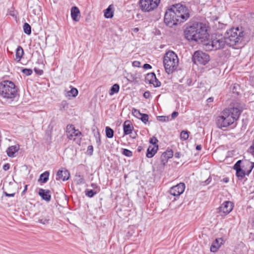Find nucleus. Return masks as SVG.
Instances as JSON below:
<instances>
[{
  "mask_svg": "<svg viewBox=\"0 0 254 254\" xmlns=\"http://www.w3.org/2000/svg\"><path fill=\"white\" fill-rule=\"evenodd\" d=\"M246 33L242 27L233 28L227 31L224 36L216 35L211 40L206 39L203 48L206 51L217 50L224 48L226 45L229 46L241 43L245 37Z\"/></svg>",
  "mask_w": 254,
  "mask_h": 254,
  "instance_id": "f257e3e1",
  "label": "nucleus"
},
{
  "mask_svg": "<svg viewBox=\"0 0 254 254\" xmlns=\"http://www.w3.org/2000/svg\"><path fill=\"white\" fill-rule=\"evenodd\" d=\"M190 17V10L184 5L176 3L172 5L166 12L164 22L167 25L172 27L187 20Z\"/></svg>",
  "mask_w": 254,
  "mask_h": 254,
  "instance_id": "f03ea898",
  "label": "nucleus"
},
{
  "mask_svg": "<svg viewBox=\"0 0 254 254\" xmlns=\"http://www.w3.org/2000/svg\"><path fill=\"white\" fill-rule=\"evenodd\" d=\"M185 33V37L188 40L194 41L202 43L203 45L208 36L205 26L201 23L189 27Z\"/></svg>",
  "mask_w": 254,
  "mask_h": 254,
  "instance_id": "7ed1b4c3",
  "label": "nucleus"
},
{
  "mask_svg": "<svg viewBox=\"0 0 254 254\" xmlns=\"http://www.w3.org/2000/svg\"><path fill=\"white\" fill-rule=\"evenodd\" d=\"M17 94V88L15 84L9 80L0 83V95L4 99L12 101Z\"/></svg>",
  "mask_w": 254,
  "mask_h": 254,
  "instance_id": "20e7f679",
  "label": "nucleus"
},
{
  "mask_svg": "<svg viewBox=\"0 0 254 254\" xmlns=\"http://www.w3.org/2000/svg\"><path fill=\"white\" fill-rule=\"evenodd\" d=\"M163 63L166 72L168 74L173 73L178 66L177 55L173 51L167 52L164 56Z\"/></svg>",
  "mask_w": 254,
  "mask_h": 254,
  "instance_id": "39448f33",
  "label": "nucleus"
},
{
  "mask_svg": "<svg viewBox=\"0 0 254 254\" xmlns=\"http://www.w3.org/2000/svg\"><path fill=\"white\" fill-rule=\"evenodd\" d=\"M234 122L233 118L229 114V112L226 109L222 112L220 116L217 117L216 124L219 128H222L230 126Z\"/></svg>",
  "mask_w": 254,
  "mask_h": 254,
  "instance_id": "423d86ee",
  "label": "nucleus"
},
{
  "mask_svg": "<svg viewBox=\"0 0 254 254\" xmlns=\"http://www.w3.org/2000/svg\"><path fill=\"white\" fill-rule=\"evenodd\" d=\"M160 0H139L140 7L143 11L149 12L156 8Z\"/></svg>",
  "mask_w": 254,
  "mask_h": 254,
  "instance_id": "0eeeda50",
  "label": "nucleus"
},
{
  "mask_svg": "<svg viewBox=\"0 0 254 254\" xmlns=\"http://www.w3.org/2000/svg\"><path fill=\"white\" fill-rule=\"evenodd\" d=\"M193 61L195 64L205 65L209 62V56L202 51H196L193 56Z\"/></svg>",
  "mask_w": 254,
  "mask_h": 254,
  "instance_id": "6e6552de",
  "label": "nucleus"
},
{
  "mask_svg": "<svg viewBox=\"0 0 254 254\" xmlns=\"http://www.w3.org/2000/svg\"><path fill=\"white\" fill-rule=\"evenodd\" d=\"M233 203L230 201H225L219 207V213L221 215L229 214L233 209Z\"/></svg>",
  "mask_w": 254,
  "mask_h": 254,
  "instance_id": "1a4fd4ad",
  "label": "nucleus"
},
{
  "mask_svg": "<svg viewBox=\"0 0 254 254\" xmlns=\"http://www.w3.org/2000/svg\"><path fill=\"white\" fill-rule=\"evenodd\" d=\"M185 185L181 183L175 186L172 187L170 190V193L174 196L180 195L185 190Z\"/></svg>",
  "mask_w": 254,
  "mask_h": 254,
  "instance_id": "9d476101",
  "label": "nucleus"
},
{
  "mask_svg": "<svg viewBox=\"0 0 254 254\" xmlns=\"http://www.w3.org/2000/svg\"><path fill=\"white\" fill-rule=\"evenodd\" d=\"M81 135V132L75 129L73 125H68L66 127V135L68 139H72L74 136H79Z\"/></svg>",
  "mask_w": 254,
  "mask_h": 254,
  "instance_id": "9b49d317",
  "label": "nucleus"
},
{
  "mask_svg": "<svg viewBox=\"0 0 254 254\" xmlns=\"http://www.w3.org/2000/svg\"><path fill=\"white\" fill-rule=\"evenodd\" d=\"M145 80L146 83L152 84L154 87H159L161 85V82L156 78L153 72L148 73Z\"/></svg>",
  "mask_w": 254,
  "mask_h": 254,
  "instance_id": "f8f14e48",
  "label": "nucleus"
},
{
  "mask_svg": "<svg viewBox=\"0 0 254 254\" xmlns=\"http://www.w3.org/2000/svg\"><path fill=\"white\" fill-rule=\"evenodd\" d=\"M227 110L229 112V114H230L234 121H235L239 118L242 109L237 105L236 107H234L229 110L227 109Z\"/></svg>",
  "mask_w": 254,
  "mask_h": 254,
  "instance_id": "ddd939ff",
  "label": "nucleus"
},
{
  "mask_svg": "<svg viewBox=\"0 0 254 254\" xmlns=\"http://www.w3.org/2000/svg\"><path fill=\"white\" fill-rule=\"evenodd\" d=\"M70 177L69 172L68 170L65 169H62V170H59L57 174V178L58 180H62L64 181H66L68 180Z\"/></svg>",
  "mask_w": 254,
  "mask_h": 254,
  "instance_id": "4468645a",
  "label": "nucleus"
},
{
  "mask_svg": "<svg viewBox=\"0 0 254 254\" xmlns=\"http://www.w3.org/2000/svg\"><path fill=\"white\" fill-rule=\"evenodd\" d=\"M38 194L43 200L47 202H49L50 201L51 198L50 190H44L43 189H40Z\"/></svg>",
  "mask_w": 254,
  "mask_h": 254,
  "instance_id": "2eb2a0df",
  "label": "nucleus"
},
{
  "mask_svg": "<svg viewBox=\"0 0 254 254\" xmlns=\"http://www.w3.org/2000/svg\"><path fill=\"white\" fill-rule=\"evenodd\" d=\"M70 90L66 89L64 91V95L68 99H70L72 97H75L78 93L77 89L70 86Z\"/></svg>",
  "mask_w": 254,
  "mask_h": 254,
  "instance_id": "dca6fc26",
  "label": "nucleus"
},
{
  "mask_svg": "<svg viewBox=\"0 0 254 254\" xmlns=\"http://www.w3.org/2000/svg\"><path fill=\"white\" fill-rule=\"evenodd\" d=\"M173 156V152L172 150H167L164 152L161 156L160 159L162 164L165 165L168 159L172 158Z\"/></svg>",
  "mask_w": 254,
  "mask_h": 254,
  "instance_id": "f3484780",
  "label": "nucleus"
},
{
  "mask_svg": "<svg viewBox=\"0 0 254 254\" xmlns=\"http://www.w3.org/2000/svg\"><path fill=\"white\" fill-rule=\"evenodd\" d=\"M50 214L47 212H44L42 215L39 218L38 222L44 225L49 224L50 221Z\"/></svg>",
  "mask_w": 254,
  "mask_h": 254,
  "instance_id": "a211bd4d",
  "label": "nucleus"
},
{
  "mask_svg": "<svg viewBox=\"0 0 254 254\" xmlns=\"http://www.w3.org/2000/svg\"><path fill=\"white\" fill-rule=\"evenodd\" d=\"M80 12L78 8L76 6H73L71 8V16L75 21H78L80 17Z\"/></svg>",
  "mask_w": 254,
  "mask_h": 254,
  "instance_id": "6ab92c4d",
  "label": "nucleus"
},
{
  "mask_svg": "<svg viewBox=\"0 0 254 254\" xmlns=\"http://www.w3.org/2000/svg\"><path fill=\"white\" fill-rule=\"evenodd\" d=\"M19 149L20 146L18 144L9 146L6 150L8 156L14 157L15 156V153L17 152Z\"/></svg>",
  "mask_w": 254,
  "mask_h": 254,
  "instance_id": "aec40b11",
  "label": "nucleus"
},
{
  "mask_svg": "<svg viewBox=\"0 0 254 254\" xmlns=\"http://www.w3.org/2000/svg\"><path fill=\"white\" fill-rule=\"evenodd\" d=\"M223 240L221 238L216 239L212 244L210 251L212 252H216L223 244Z\"/></svg>",
  "mask_w": 254,
  "mask_h": 254,
  "instance_id": "412c9836",
  "label": "nucleus"
},
{
  "mask_svg": "<svg viewBox=\"0 0 254 254\" xmlns=\"http://www.w3.org/2000/svg\"><path fill=\"white\" fill-rule=\"evenodd\" d=\"M123 126L124 131L125 134H129L131 133L133 127L130 121H126L124 123Z\"/></svg>",
  "mask_w": 254,
  "mask_h": 254,
  "instance_id": "4be33fe9",
  "label": "nucleus"
},
{
  "mask_svg": "<svg viewBox=\"0 0 254 254\" xmlns=\"http://www.w3.org/2000/svg\"><path fill=\"white\" fill-rule=\"evenodd\" d=\"M158 148V145H150L147 151L146 156L148 158L152 157L156 153Z\"/></svg>",
  "mask_w": 254,
  "mask_h": 254,
  "instance_id": "5701e85b",
  "label": "nucleus"
},
{
  "mask_svg": "<svg viewBox=\"0 0 254 254\" xmlns=\"http://www.w3.org/2000/svg\"><path fill=\"white\" fill-rule=\"evenodd\" d=\"M50 173L48 171H46L44 173L40 175V178L38 179V182H40L42 183H46L49 177Z\"/></svg>",
  "mask_w": 254,
  "mask_h": 254,
  "instance_id": "b1692460",
  "label": "nucleus"
},
{
  "mask_svg": "<svg viewBox=\"0 0 254 254\" xmlns=\"http://www.w3.org/2000/svg\"><path fill=\"white\" fill-rule=\"evenodd\" d=\"M113 7L110 5L105 10L104 16L107 18H111L113 16Z\"/></svg>",
  "mask_w": 254,
  "mask_h": 254,
  "instance_id": "393cba45",
  "label": "nucleus"
},
{
  "mask_svg": "<svg viewBox=\"0 0 254 254\" xmlns=\"http://www.w3.org/2000/svg\"><path fill=\"white\" fill-rule=\"evenodd\" d=\"M24 54V51L22 48L18 46L16 51V60L19 61L22 57Z\"/></svg>",
  "mask_w": 254,
  "mask_h": 254,
  "instance_id": "a878e982",
  "label": "nucleus"
},
{
  "mask_svg": "<svg viewBox=\"0 0 254 254\" xmlns=\"http://www.w3.org/2000/svg\"><path fill=\"white\" fill-rule=\"evenodd\" d=\"M29 7L34 15H38L40 12V7L37 4H34V6H30Z\"/></svg>",
  "mask_w": 254,
  "mask_h": 254,
  "instance_id": "bb28decb",
  "label": "nucleus"
},
{
  "mask_svg": "<svg viewBox=\"0 0 254 254\" xmlns=\"http://www.w3.org/2000/svg\"><path fill=\"white\" fill-rule=\"evenodd\" d=\"M120 89V86L118 84H114L111 87L110 90V95H113L114 93H117L119 92Z\"/></svg>",
  "mask_w": 254,
  "mask_h": 254,
  "instance_id": "cd10ccee",
  "label": "nucleus"
},
{
  "mask_svg": "<svg viewBox=\"0 0 254 254\" xmlns=\"http://www.w3.org/2000/svg\"><path fill=\"white\" fill-rule=\"evenodd\" d=\"M99 189L97 190H86L85 191V194L88 196L91 197L93 196L95 194L97 193L99 191Z\"/></svg>",
  "mask_w": 254,
  "mask_h": 254,
  "instance_id": "c85d7f7f",
  "label": "nucleus"
},
{
  "mask_svg": "<svg viewBox=\"0 0 254 254\" xmlns=\"http://www.w3.org/2000/svg\"><path fill=\"white\" fill-rule=\"evenodd\" d=\"M106 134L107 137L112 138L114 135V131L110 127H106Z\"/></svg>",
  "mask_w": 254,
  "mask_h": 254,
  "instance_id": "c756f323",
  "label": "nucleus"
},
{
  "mask_svg": "<svg viewBox=\"0 0 254 254\" xmlns=\"http://www.w3.org/2000/svg\"><path fill=\"white\" fill-rule=\"evenodd\" d=\"M23 30L25 33L30 35L31 33V28L29 24L27 23H24L23 25Z\"/></svg>",
  "mask_w": 254,
  "mask_h": 254,
  "instance_id": "7c9ffc66",
  "label": "nucleus"
},
{
  "mask_svg": "<svg viewBox=\"0 0 254 254\" xmlns=\"http://www.w3.org/2000/svg\"><path fill=\"white\" fill-rule=\"evenodd\" d=\"M246 173L242 169L236 171V176L239 179H243L245 176Z\"/></svg>",
  "mask_w": 254,
  "mask_h": 254,
  "instance_id": "2f4dec72",
  "label": "nucleus"
},
{
  "mask_svg": "<svg viewBox=\"0 0 254 254\" xmlns=\"http://www.w3.org/2000/svg\"><path fill=\"white\" fill-rule=\"evenodd\" d=\"M180 136L182 139L186 140L189 137V134L187 131L183 130L181 132Z\"/></svg>",
  "mask_w": 254,
  "mask_h": 254,
  "instance_id": "473e14b6",
  "label": "nucleus"
},
{
  "mask_svg": "<svg viewBox=\"0 0 254 254\" xmlns=\"http://www.w3.org/2000/svg\"><path fill=\"white\" fill-rule=\"evenodd\" d=\"M139 119H140L142 122L146 124L148 120V116L147 114H142Z\"/></svg>",
  "mask_w": 254,
  "mask_h": 254,
  "instance_id": "72a5a7b5",
  "label": "nucleus"
},
{
  "mask_svg": "<svg viewBox=\"0 0 254 254\" xmlns=\"http://www.w3.org/2000/svg\"><path fill=\"white\" fill-rule=\"evenodd\" d=\"M132 114L135 117L138 119L140 118L141 115H142V113H141L139 110L135 109L132 110Z\"/></svg>",
  "mask_w": 254,
  "mask_h": 254,
  "instance_id": "f704fd0d",
  "label": "nucleus"
},
{
  "mask_svg": "<svg viewBox=\"0 0 254 254\" xmlns=\"http://www.w3.org/2000/svg\"><path fill=\"white\" fill-rule=\"evenodd\" d=\"M123 154L127 157H130L132 155V152L127 149H124Z\"/></svg>",
  "mask_w": 254,
  "mask_h": 254,
  "instance_id": "c9c22d12",
  "label": "nucleus"
},
{
  "mask_svg": "<svg viewBox=\"0 0 254 254\" xmlns=\"http://www.w3.org/2000/svg\"><path fill=\"white\" fill-rule=\"evenodd\" d=\"M242 161L241 160H239L237 162V163L235 164L234 166V169L237 171V170H242L241 168V163Z\"/></svg>",
  "mask_w": 254,
  "mask_h": 254,
  "instance_id": "e433bc0d",
  "label": "nucleus"
},
{
  "mask_svg": "<svg viewBox=\"0 0 254 254\" xmlns=\"http://www.w3.org/2000/svg\"><path fill=\"white\" fill-rule=\"evenodd\" d=\"M22 72L26 75H30L32 73V70L30 69L24 68L22 70Z\"/></svg>",
  "mask_w": 254,
  "mask_h": 254,
  "instance_id": "4c0bfd02",
  "label": "nucleus"
},
{
  "mask_svg": "<svg viewBox=\"0 0 254 254\" xmlns=\"http://www.w3.org/2000/svg\"><path fill=\"white\" fill-rule=\"evenodd\" d=\"M149 142L152 145H156V144L158 142V140L156 137H153L150 139Z\"/></svg>",
  "mask_w": 254,
  "mask_h": 254,
  "instance_id": "58836bf2",
  "label": "nucleus"
},
{
  "mask_svg": "<svg viewBox=\"0 0 254 254\" xmlns=\"http://www.w3.org/2000/svg\"><path fill=\"white\" fill-rule=\"evenodd\" d=\"M87 151L89 155H92L93 151V147L92 145L88 146Z\"/></svg>",
  "mask_w": 254,
  "mask_h": 254,
  "instance_id": "ea45409f",
  "label": "nucleus"
},
{
  "mask_svg": "<svg viewBox=\"0 0 254 254\" xmlns=\"http://www.w3.org/2000/svg\"><path fill=\"white\" fill-rule=\"evenodd\" d=\"M140 62L139 61H134L132 63V65L134 67H140Z\"/></svg>",
  "mask_w": 254,
  "mask_h": 254,
  "instance_id": "a19ab883",
  "label": "nucleus"
},
{
  "mask_svg": "<svg viewBox=\"0 0 254 254\" xmlns=\"http://www.w3.org/2000/svg\"><path fill=\"white\" fill-rule=\"evenodd\" d=\"M179 115V113L178 112H174L172 115H171V117L172 119H175V118H176Z\"/></svg>",
  "mask_w": 254,
  "mask_h": 254,
  "instance_id": "79ce46f5",
  "label": "nucleus"
},
{
  "mask_svg": "<svg viewBox=\"0 0 254 254\" xmlns=\"http://www.w3.org/2000/svg\"><path fill=\"white\" fill-rule=\"evenodd\" d=\"M9 169V164H5L3 166V169L4 171H7Z\"/></svg>",
  "mask_w": 254,
  "mask_h": 254,
  "instance_id": "37998d69",
  "label": "nucleus"
},
{
  "mask_svg": "<svg viewBox=\"0 0 254 254\" xmlns=\"http://www.w3.org/2000/svg\"><path fill=\"white\" fill-rule=\"evenodd\" d=\"M4 194H5V196H8V197H10V196L13 197L15 195V193H8L6 191L4 192Z\"/></svg>",
  "mask_w": 254,
  "mask_h": 254,
  "instance_id": "c03bdc74",
  "label": "nucleus"
},
{
  "mask_svg": "<svg viewBox=\"0 0 254 254\" xmlns=\"http://www.w3.org/2000/svg\"><path fill=\"white\" fill-rule=\"evenodd\" d=\"M143 67L144 69H150L151 68V66L149 64H145L143 65Z\"/></svg>",
  "mask_w": 254,
  "mask_h": 254,
  "instance_id": "a18cd8bd",
  "label": "nucleus"
},
{
  "mask_svg": "<svg viewBox=\"0 0 254 254\" xmlns=\"http://www.w3.org/2000/svg\"><path fill=\"white\" fill-rule=\"evenodd\" d=\"M143 96L145 98H148L150 96V93L149 92H144V94H143Z\"/></svg>",
  "mask_w": 254,
  "mask_h": 254,
  "instance_id": "49530a36",
  "label": "nucleus"
},
{
  "mask_svg": "<svg viewBox=\"0 0 254 254\" xmlns=\"http://www.w3.org/2000/svg\"><path fill=\"white\" fill-rule=\"evenodd\" d=\"M211 182V179L210 178H208L205 182V185H207L210 183Z\"/></svg>",
  "mask_w": 254,
  "mask_h": 254,
  "instance_id": "de8ad7c7",
  "label": "nucleus"
},
{
  "mask_svg": "<svg viewBox=\"0 0 254 254\" xmlns=\"http://www.w3.org/2000/svg\"><path fill=\"white\" fill-rule=\"evenodd\" d=\"M91 187L95 190L99 189V188H98L97 186L95 184H92Z\"/></svg>",
  "mask_w": 254,
  "mask_h": 254,
  "instance_id": "09e8293b",
  "label": "nucleus"
},
{
  "mask_svg": "<svg viewBox=\"0 0 254 254\" xmlns=\"http://www.w3.org/2000/svg\"><path fill=\"white\" fill-rule=\"evenodd\" d=\"M224 182L227 183L229 182V179L228 178H225L223 179Z\"/></svg>",
  "mask_w": 254,
  "mask_h": 254,
  "instance_id": "8fccbe9b",
  "label": "nucleus"
},
{
  "mask_svg": "<svg viewBox=\"0 0 254 254\" xmlns=\"http://www.w3.org/2000/svg\"><path fill=\"white\" fill-rule=\"evenodd\" d=\"M213 98H212V97H210V98H209L207 100V102H212V101H213Z\"/></svg>",
  "mask_w": 254,
  "mask_h": 254,
  "instance_id": "3c124183",
  "label": "nucleus"
},
{
  "mask_svg": "<svg viewBox=\"0 0 254 254\" xmlns=\"http://www.w3.org/2000/svg\"><path fill=\"white\" fill-rule=\"evenodd\" d=\"M201 148V147L200 145H197V146L196 147V150H200Z\"/></svg>",
  "mask_w": 254,
  "mask_h": 254,
  "instance_id": "603ef678",
  "label": "nucleus"
},
{
  "mask_svg": "<svg viewBox=\"0 0 254 254\" xmlns=\"http://www.w3.org/2000/svg\"><path fill=\"white\" fill-rule=\"evenodd\" d=\"M132 30L134 32H137L138 31V28H134Z\"/></svg>",
  "mask_w": 254,
  "mask_h": 254,
  "instance_id": "864d4df0",
  "label": "nucleus"
},
{
  "mask_svg": "<svg viewBox=\"0 0 254 254\" xmlns=\"http://www.w3.org/2000/svg\"><path fill=\"white\" fill-rule=\"evenodd\" d=\"M175 157H177V158H179L180 157V153H176L175 154Z\"/></svg>",
  "mask_w": 254,
  "mask_h": 254,
  "instance_id": "5fc2aeb1",
  "label": "nucleus"
},
{
  "mask_svg": "<svg viewBox=\"0 0 254 254\" xmlns=\"http://www.w3.org/2000/svg\"><path fill=\"white\" fill-rule=\"evenodd\" d=\"M253 167H254V165H253L252 163H251V169L249 171V173L251 171V170H252V169H253Z\"/></svg>",
  "mask_w": 254,
  "mask_h": 254,
  "instance_id": "6e6d98bb",
  "label": "nucleus"
},
{
  "mask_svg": "<svg viewBox=\"0 0 254 254\" xmlns=\"http://www.w3.org/2000/svg\"><path fill=\"white\" fill-rule=\"evenodd\" d=\"M27 185H26L25 186V189H24V191H25L27 190Z\"/></svg>",
  "mask_w": 254,
  "mask_h": 254,
  "instance_id": "4d7b16f0",
  "label": "nucleus"
},
{
  "mask_svg": "<svg viewBox=\"0 0 254 254\" xmlns=\"http://www.w3.org/2000/svg\"><path fill=\"white\" fill-rule=\"evenodd\" d=\"M161 118H164V121H165L166 117H161Z\"/></svg>",
  "mask_w": 254,
  "mask_h": 254,
  "instance_id": "13d9d810",
  "label": "nucleus"
}]
</instances>
